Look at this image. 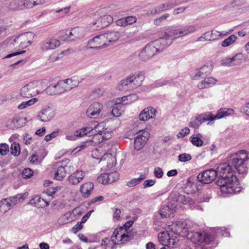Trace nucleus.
<instances>
[{
  "label": "nucleus",
  "instance_id": "f257e3e1",
  "mask_svg": "<svg viewBox=\"0 0 249 249\" xmlns=\"http://www.w3.org/2000/svg\"><path fill=\"white\" fill-rule=\"evenodd\" d=\"M216 171L221 177L217 183L223 194L232 195L240 192L239 180L229 164L226 162L220 164Z\"/></svg>",
  "mask_w": 249,
  "mask_h": 249
},
{
  "label": "nucleus",
  "instance_id": "f03ea898",
  "mask_svg": "<svg viewBox=\"0 0 249 249\" xmlns=\"http://www.w3.org/2000/svg\"><path fill=\"white\" fill-rule=\"evenodd\" d=\"M77 138L83 137L85 136L92 137L90 142L93 145H98L105 141L107 140L112 137V131L111 129L105 127L103 123L95 125L92 124H89L75 131Z\"/></svg>",
  "mask_w": 249,
  "mask_h": 249
},
{
  "label": "nucleus",
  "instance_id": "7ed1b4c3",
  "mask_svg": "<svg viewBox=\"0 0 249 249\" xmlns=\"http://www.w3.org/2000/svg\"><path fill=\"white\" fill-rule=\"evenodd\" d=\"M177 226L181 229V234L185 236L196 247H200L203 245H210L214 239V235L212 231H190L185 228V225L178 221Z\"/></svg>",
  "mask_w": 249,
  "mask_h": 249
},
{
  "label": "nucleus",
  "instance_id": "20e7f679",
  "mask_svg": "<svg viewBox=\"0 0 249 249\" xmlns=\"http://www.w3.org/2000/svg\"><path fill=\"white\" fill-rule=\"evenodd\" d=\"M229 160L238 174L244 176L248 172L246 162L249 160V152L242 150L231 154Z\"/></svg>",
  "mask_w": 249,
  "mask_h": 249
},
{
  "label": "nucleus",
  "instance_id": "39448f33",
  "mask_svg": "<svg viewBox=\"0 0 249 249\" xmlns=\"http://www.w3.org/2000/svg\"><path fill=\"white\" fill-rule=\"evenodd\" d=\"M131 236L129 232L123 228L116 229L111 236V239L106 238L102 240L101 246L104 244L108 248H114L115 245L124 244L129 241Z\"/></svg>",
  "mask_w": 249,
  "mask_h": 249
},
{
  "label": "nucleus",
  "instance_id": "423d86ee",
  "mask_svg": "<svg viewBox=\"0 0 249 249\" xmlns=\"http://www.w3.org/2000/svg\"><path fill=\"white\" fill-rule=\"evenodd\" d=\"M158 239L161 245L170 248H175L178 246L179 236L173 231H164L158 234Z\"/></svg>",
  "mask_w": 249,
  "mask_h": 249
},
{
  "label": "nucleus",
  "instance_id": "0eeeda50",
  "mask_svg": "<svg viewBox=\"0 0 249 249\" xmlns=\"http://www.w3.org/2000/svg\"><path fill=\"white\" fill-rule=\"evenodd\" d=\"M196 31V28L194 25H187L181 28L175 26L168 27L166 28L165 32L166 37L171 39H177L187 36Z\"/></svg>",
  "mask_w": 249,
  "mask_h": 249
},
{
  "label": "nucleus",
  "instance_id": "6e6552de",
  "mask_svg": "<svg viewBox=\"0 0 249 249\" xmlns=\"http://www.w3.org/2000/svg\"><path fill=\"white\" fill-rule=\"evenodd\" d=\"M28 195L27 193H25L23 194H18L14 196L3 199L0 202L1 213H5L17 203L22 202Z\"/></svg>",
  "mask_w": 249,
  "mask_h": 249
},
{
  "label": "nucleus",
  "instance_id": "1a4fd4ad",
  "mask_svg": "<svg viewBox=\"0 0 249 249\" xmlns=\"http://www.w3.org/2000/svg\"><path fill=\"white\" fill-rule=\"evenodd\" d=\"M28 195L27 193H25L23 194H18L14 196L3 199L0 202L1 213H5L17 203L22 202Z\"/></svg>",
  "mask_w": 249,
  "mask_h": 249
},
{
  "label": "nucleus",
  "instance_id": "9d476101",
  "mask_svg": "<svg viewBox=\"0 0 249 249\" xmlns=\"http://www.w3.org/2000/svg\"><path fill=\"white\" fill-rule=\"evenodd\" d=\"M75 86L76 85L73 84L72 80L68 78L58 81L56 85L50 86L47 89V92L48 93L49 90H53L54 94H60L69 91Z\"/></svg>",
  "mask_w": 249,
  "mask_h": 249
},
{
  "label": "nucleus",
  "instance_id": "9b49d317",
  "mask_svg": "<svg viewBox=\"0 0 249 249\" xmlns=\"http://www.w3.org/2000/svg\"><path fill=\"white\" fill-rule=\"evenodd\" d=\"M35 34L32 32H26L19 35L14 39L10 44L15 45L16 43H19V47L24 49L30 46L34 41Z\"/></svg>",
  "mask_w": 249,
  "mask_h": 249
},
{
  "label": "nucleus",
  "instance_id": "f8f14e48",
  "mask_svg": "<svg viewBox=\"0 0 249 249\" xmlns=\"http://www.w3.org/2000/svg\"><path fill=\"white\" fill-rule=\"evenodd\" d=\"M120 177L119 174L114 170H108L100 174L97 178V181L103 185H107L116 181Z\"/></svg>",
  "mask_w": 249,
  "mask_h": 249
},
{
  "label": "nucleus",
  "instance_id": "ddd939ff",
  "mask_svg": "<svg viewBox=\"0 0 249 249\" xmlns=\"http://www.w3.org/2000/svg\"><path fill=\"white\" fill-rule=\"evenodd\" d=\"M38 84V82H34L22 87L20 89L21 96L24 98H31L39 94L41 91L37 87Z\"/></svg>",
  "mask_w": 249,
  "mask_h": 249
},
{
  "label": "nucleus",
  "instance_id": "4468645a",
  "mask_svg": "<svg viewBox=\"0 0 249 249\" xmlns=\"http://www.w3.org/2000/svg\"><path fill=\"white\" fill-rule=\"evenodd\" d=\"M88 46L90 48L101 49L108 47L104 34L99 35L89 40Z\"/></svg>",
  "mask_w": 249,
  "mask_h": 249
},
{
  "label": "nucleus",
  "instance_id": "2eb2a0df",
  "mask_svg": "<svg viewBox=\"0 0 249 249\" xmlns=\"http://www.w3.org/2000/svg\"><path fill=\"white\" fill-rule=\"evenodd\" d=\"M217 176V172L215 170H206L198 175L197 179L201 183L208 184L213 181Z\"/></svg>",
  "mask_w": 249,
  "mask_h": 249
},
{
  "label": "nucleus",
  "instance_id": "dca6fc26",
  "mask_svg": "<svg viewBox=\"0 0 249 249\" xmlns=\"http://www.w3.org/2000/svg\"><path fill=\"white\" fill-rule=\"evenodd\" d=\"M149 137V133L145 130H142L138 133L135 139L134 147L135 150H141L146 144Z\"/></svg>",
  "mask_w": 249,
  "mask_h": 249
},
{
  "label": "nucleus",
  "instance_id": "f3484780",
  "mask_svg": "<svg viewBox=\"0 0 249 249\" xmlns=\"http://www.w3.org/2000/svg\"><path fill=\"white\" fill-rule=\"evenodd\" d=\"M26 119L17 114L6 122V127L14 129L23 127L26 124Z\"/></svg>",
  "mask_w": 249,
  "mask_h": 249
},
{
  "label": "nucleus",
  "instance_id": "a211bd4d",
  "mask_svg": "<svg viewBox=\"0 0 249 249\" xmlns=\"http://www.w3.org/2000/svg\"><path fill=\"white\" fill-rule=\"evenodd\" d=\"M157 49H155L151 43L146 45L139 53V57L142 61H146L157 53Z\"/></svg>",
  "mask_w": 249,
  "mask_h": 249
},
{
  "label": "nucleus",
  "instance_id": "6ab92c4d",
  "mask_svg": "<svg viewBox=\"0 0 249 249\" xmlns=\"http://www.w3.org/2000/svg\"><path fill=\"white\" fill-rule=\"evenodd\" d=\"M103 105L99 102H95L90 104L86 111V116L90 118H96L103 109Z\"/></svg>",
  "mask_w": 249,
  "mask_h": 249
},
{
  "label": "nucleus",
  "instance_id": "aec40b11",
  "mask_svg": "<svg viewBox=\"0 0 249 249\" xmlns=\"http://www.w3.org/2000/svg\"><path fill=\"white\" fill-rule=\"evenodd\" d=\"M127 78L133 89L142 84L144 79V75L142 72L138 71L127 76Z\"/></svg>",
  "mask_w": 249,
  "mask_h": 249
},
{
  "label": "nucleus",
  "instance_id": "412c9836",
  "mask_svg": "<svg viewBox=\"0 0 249 249\" xmlns=\"http://www.w3.org/2000/svg\"><path fill=\"white\" fill-rule=\"evenodd\" d=\"M60 45V42L58 39L53 37H48L41 43L40 48L42 51H47L54 50Z\"/></svg>",
  "mask_w": 249,
  "mask_h": 249
},
{
  "label": "nucleus",
  "instance_id": "4be33fe9",
  "mask_svg": "<svg viewBox=\"0 0 249 249\" xmlns=\"http://www.w3.org/2000/svg\"><path fill=\"white\" fill-rule=\"evenodd\" d=\"M113 18L109 15H103L95 18L92 24L97 28L100 29L108 26L113 22Z\"/></svg>",
  "mask_w": 249,
  "mask_h": 249
},
{
  "label": "nucleus",
  "instance_id": "5701e85b",
  "mask_svg": "<svg viewBox=\"0 0 249 249\" xmlns=\"http://www.w3.org/2000/svg\"><path fill=\"white\" fill-rule=\"evenodd\" d=\"M157 111L152 107H148L142 109L139 115L140 121H146L151 119H154L156 116Z\"/></svg>",
  "mask_w": 249,
  "mask_h": 249
},
{
  "label": "nucleus",
  "instance_id": "b1692460",
  "mask_svg": "<svg viewBox=\"0 0 249 249\" xmlns=\"http://www.w3.org/2000/svg\"><path fill=\"white\" fill-rule=\"evenodd\" d=\"M177 205V204L170 202H168L166 205H163L159 211L160 215L163 217H170L176 212Z\"/></svg>",
  "mask_w": 249,
  "mask_h": 249
},
{
  "label": "nucleus",
  "instance_id": "393cba45",
  "mask_svg": "<svg viewBox=\"0 0 249 249\" xmlns=\"http://www.w3.org/2000/svg\"><path fill=\"white\" fill-rule=\"evenodd\" d=\"M170 198L172 199L174 202L177 203H181L184 205H188L192 207L194 204L193 200H191L188 196L186 197L183 195L179 194L178 193H172L170 196Z\"/></svg>",
  "mask_w": 249,
  "mask_h": 249
},
{
  "label": "nucleus",
  "instance_id": "a878e982",
  "mask_svg": "<svg viewBox=\"0 0 249 249\" xmlns=\"http://www.w3.org/2000/svg\"><path fill=\"white\" fill-rule=\"evenodd\" d=\"M85 176V172L77 170L68 177V182L71 185H77L84 179Z\"/></svg>",
  "mask_w": 249,
  "mask_h": 249
},
{
  "label": "nucleus",
  "instance_id": "bb28decb",
  "mask_svg": "<svg viewBox=\"0 0 249 249\" xmlns=\"http://www.w3.org/2000/svg\"><path fill=\"white\" fill-rule=\"evenodd\" d=\"M166 29H165L164 35L163 36L161 35V36L159 39L151 42L152 44L155 46V49H157L156 51L157 53H159L162 52L168 47V44L167 42V39H172L171 38L166 37Z\"/></svg>",
  "mask_w": 249,
  "mask_h": 249
},
{
  "label": "nucleus",
  "instance_id": "cd10ccee",
  "mask_svg": "<svg viewBox=\"0 0 249 249\" xmlns=\"http://www.w3.org/2000/svg\"><path fill=\"white\" fill-rule=\"evenodd\" d=\"M213 66L211 63H207L199 69L197 70L194 75L192 76L194 80H197L200 77L209 75L213 70Z\"/></svg>",
  "mask_w": 249,
  "mask_h": 249
},
{
  "label": "nucleus",
  "instance_id": "c85d7f7f",
  "mask_svg": "<svg viewBox=\"0 0 249 249\" xmlns=\"http://www.w3.org/2000/svg\"><path fill=\"white\" fill-rule=\"evenodd\" d=\"M67 35L68 39L74 40L83 37L85 35V31L83 28L76 27L71 29Z\"/></svg>",
  "mask_w": 249,
  "mask_h": 249
},
{
  "label": "nucleus",
  "instance_id": "c756f323",
  "mask_svg": "<svg viewBox=\"0 0 249 249\" xmlns=\"http://www.w3.org/2000/svg\"><path fill=\"white\" fill-rule=\"evenodd\" d=\"M94 188V184L89 181L82 184L80 187V192L84 198H88L91 194Z\"/></svg>",
  "mask_w": 249,
  "mask_h": 249
},
{
  "label": "nucleus",
  "instance_id": "7c9ffc66",
  "mask_svg": "<svg viewBox=\"0 0 249 249\" xmlns=\"http://www.w3.org/2000/svg\"><path fill=\"white\" fill-rule=\"evenodd\" d=\"M217 82L216 79L211 76L208 77L200 81L197 84V87L200 89H207L215 85Z\"/></svg>",
  "mask_w": 249,
  "mask_h": 249
},
{
  "label": "nucleus",
  "instance_id": "2f4dec72",
  "mask_svg": "<svg viewBox=\"0 0 249 249\" xmlns=\"http://www.w3.org/2000/svg\"><path fill=\"white\" fill-rule=\"evenodd\" d=\"M54 116L53 110L48 107L42 109L39 113V118L42 122H48L52 120Z\"/></svg>",
  "mask_w": 249,
  "mask_h": 249
},
{
  "label": "nucleus",
  "instance_id": "473e14b6",
  "mask_svg": "<svg viewBox=\"0 0 249 249\" xmlns=\"http://www.w3.org/2000/svg\"><path fill=\"white\" fill-rule=\"evenodd\" d=\"M104 35L106 40L108 44V47L117 41L121 36L120 33L116 31L108 32L104 34Z\"/></svg>",
  "mask_w": 249,
  "mask_h": 249
},
{
  "label": "nucleus",
  "instance_id": "72a5a7b5",
  "mask_svg": "<svg viewBox=\"0 0 249 249\" xmlns=\"http://www.w3.org/2000/svg\"><path fill=\"white\" fill-rule=\"evenodd\" d=\"M29 203L37 208H44L49 205V202L43 199L39 196H36L31 199Z\"/></svg>",
  "mask_w": 249,
  "mask_h": 249
},
{
  "label": "nucleus",
  "instance_id": "f704fd0d",
  "mask_svg": "<svg viewBox=\"0 0 249 249\" xmlns=\"http://www.w3.org/2000/svg\"><path fill=\"white\" fill-rule=\"evenodd\" d=\"M206 33L207 37H208V39H209L210 41H214L217 40L226 36L229 34V33L227 32H220L214 30L207 32Z\"/></svg>",
  "mask_w": 249,
  "mask_h": 249
},
{
  "label": "nucleus",
  "instance_id": "c9c22d12",
  "mask_svg": "<svg viewBox=\"0 0 249 249\" xmlns=\"http://www.w3.org/2000/svg\"><path fill=\"white\" fill-rule=\"evenodd\" d=\"M138 99V96L136 94H131L127 96H123L121 98H119L116 100L117 104H122L123 105H126L131 104Z\"/></svg>",
  "mask_w": 249,
  "mask_h": 249
},
{
  "label": "nucleus",
  "instance_id": "e433bc0d",
  "mask_svg": "<svg viewBox=\"0 0 249 249\" xmlns=\"http://www.w3.org/2000/svg\"><path fill=\"white\" fill-rule=\"evenodd\" d=\"M107 160V169L108 170L114 167L116 164V159L112 155L104 153V155L101 158V160L104 161Z\"/></svg>",
  "mask_w": 249,
  "mask_h": 249
},
{
  "label": "nucleus",
  "instance_id": "4c0bfd02",
  "mask_svg": "<svg viewBox=\"0 0 249 249\" xmlns=\"http://www.w3.org/2000/svg\"><path fill=\"white\" fill-rule=\"evenodd\" d=\"M234 110L231 108H221L219 109L216 114L214 116L215 120L231 116L234 114Z\"/></svg>",
  "mask_w": 249,
  "mask_h": 249
},
{
  "label": "nucleus",
  "instance_id": "58836bf2",
  "mask_svg": "<svg viewBox=\"0 0 249 249\" xmlns=\"http://www.w3.org/2000/svg\"><path fill=\"white\" fill-rule=\"evenodd\" d=\"M9 9L13 11H21L24 10V6L23 0H12L9 5Z\"/></svg>",
  "mask_w": 249,
  "mask_h": 249
},
{
  "label": "nucleus",
  "instance_id": "ea45409f",
  "mask_svg": "<svg viewBox=\"0 0 249 249\" xmlns=\"http://www.w3.org/2000/svg\"><path fill=\"white\" fill-rule=\"evenodd\" d=\"M56 167H57V169L54 174V178L57 180H61L66 176V168L68 166H64L60 163H57Z\"/></svg>",
  "mask_w": 249,
  "mask_h": 249
},
{
  "label": "nucleus",
  "instance_id": "a19ab883",
  "mask_svg": "<svg viewBox=\"0 0 249 249\" xmlns=\"http://www.w3.org/2000/svg\"><path fill=\"white\" fill-rule=\"evenodd\" d=\"M196 120L199 124H202L207 121L210 122L215 121L214 115L211 112H208L198 115L196 117Z\"/></svg>",
  "mask_w": 249,
  "mask_h": 249
},
{
  "label": "nucleus",
  "instance_id": "79ce46f5",
  "mask_svg": "<svg viewBox=\"0 0 249 249\" xmlns=\"http://www.w3.org/2000/svg\"><path fill=\"white\" fill-rule=\"evenodd\" d=\"M116 88L118 90L121 91H125L132 89L127 77L118 83Z\"/></svg>",
  "mask_w": 249,
  "mask_h": 249
},
{
  "label": "nucleus",
  "instance_id": "37998d69",
  "mask_svg": "<svg viewBox=\"0 0 249 249\" xmlns=\"http://www.w3.org/2000/svg\"><path fill=\"white\" fill-rule=\"evenodd\" d=\"M202 136L200 133H195L191 136L190 140L192 143L197 147H200L203 144V141L202 140Z\"/></svg>",
  "mask_w": 249,
  "mask_h": 249
},
{
  "label": "nucleus",
  "instance_id": "c03bdc74",
  "mask_svg": "<svg viewBox=\"0 0 249 249\" xmlns=\"http://www.w3.org/2000/svg\"><path fill=\"white\" fill-rule=\"evenodd\" d=\"M237 39V37L234 35H232L223 40L221 42V45L223 48L229 47L233 44Z\"/></svg>",
  "mask_w": 249,
  "mask_h": 249
},
{
  "label": "nucleus",
  "instance_id": "a18cd8bd",
  "mask_svg": "<svg viewBox=\"0 0 249 249\" xmlns=\"http://www.w3.org/2000/svg\"><path fill=\"white\" fill-rule=\"evenodd\" d=\"M168 9L167 8V6L166 5V3H162L160 4V5L157 6L150 11L147 12V15H154L156 14H158L161 12H162L164 11L168 10Z\"/></svg>",
  "mask_w": 249,
  "mask_h": 249
},
{
  "label": "nucleus",
  "instance_id": "49530a36",
  "mask_svg": "<svg viewBox=\"0 0 249 249\" xmlns=\"http://www.w3.org/2000/svg\"><path fill=\"white\" fill-rule=\"evenodd\" d=\"M38 101V99L36 98H34L30 99L27 101H24L21 103L18 106V109H23L29 107H30L33 105L35 103H36Z\"/></svg>",
  "mask_w": 249,
  "mask_h": 249
},
{
  "label": "nucleus",
  "instance_id": "de8ad7c7",
  "mask_svg": "<svg viewBox=\"0 0 249 249\" xmlns=\"http://www.w3.org/2000/svg\"><path fill=\"white\" fill-rule=\"evenodd\" d=\"M173 85V81L171 79H160L156 81L154 83V86L157 88L166 85L172 86Z\"/></svg>",
  "mask_w": 249,
  "mask_h": 249
},
{
  "label": "nucleus",
  "instance_id": "09e8293b",
  "mask_svg": "<svg viewBox=\"0 0 249 249\" xmlns=\"http://www.w3.org/2000/svg\"><path fill=\"white\" fill-rule=\"evenodd\" d=\"M11 153L15 156H18L20 152L19 144L16 142H13L11 145Z\"/></svg>",
  "mask_w": 249,
  "mask_h": 249
},
{
  "label": "nucleus",
  "instance_id": "8fccbe9b",
  "mask_svg": "<svg viewBox=\"0 0 249 249\" xmlns=\"http://www.w3.org/2000/svg\"><path fill=\"white\" fill-rule=\"evenodd\" d=\"M242 55L241 53H237L233 57H231L232 66L241 64L242 62Z\"/></svg>",
  "mask_w": 249,
  "mask_h": 249
},
{
  "label": "nucleus",
  "instance_id": "3c124183",
  "mask_svg": "<svg viewBox=\"0 0 249 249\" xmlns=\"http://www.w3.org/2000/svg\"><path fill=\"white\" fill-rule=\"evenodd\" d=\"M123 112L124 109H123L122 106L120 104H118V105L113 107L112 109L111 114L115 117H119Z\"/></svg>",
  "mask_w": 249,
  "mask_h": 249
},
{
  "label": "nucleus",
  "instance_id": "603ef678",
  "mask_svg": "<svg viewBox=\"0 0 249 249\" xmlns=\"http://www.w3.org/2000/svg\"><path fill=\"white\" fill-rule=\"evenodd\" d=\"M212 232L214 236L215 233L220 234L225 237H228L230 235V232L227 230L222 228H214Z\"/></svg>",
  "mask_w": 249,
  "mask_h": 249
},
{
  "label": "nucleus",
  "instance_id": "864d4df0",
  "mask_svg": "<svg viewBox=\"0 0 249 249\" xmlns=\"http://www.w3.org/2000/svg\"><path fill=\"white\" fill-rule=\"evenodd\" d=\"M178 158V161L181 162H187L192 159L190 154L185 153L179 154Z\"/></svg>",
  "mask_w": 249,
  "mask_h": 249
},
{
  "label": "nucleus",
  "instance_id": "5fc2aeb1",
  "mask_svg": "<svg viewBox=\"0 0 249 249\" xmlns=\"http://www.w3.org/2000/svg\"><path fill=\"white\" fill-rule=\"evenodd\" d=\"M101 149H97L93 150L92 152V156L93 158L100 160L99 162H102L101 158L104 155Z\"/></svg>",
  "mask_w": 249,
  "mask_h": 249
},
{
  "label": "nucleus",
  "instance_id": "6e6d98bb",
  "mask_svg": "<svg viewBox=\"0 0 249 249\" xmlns=\"http://www.w3.org/2000/svg\"><path fill=\"white\" fill-rule=\"evenodd\" d=\"M87 221V219H82L81 222H78L72 229L73 233H75L83 228L82 224Z\"/></svg>",
  "mask_w": 249,
  "mask_h": 249
},
{
  "label": "nucleus",
  "instance_id": "4d7b16f0",
  "mask_svg": "<svg viewBox=\"0 0 249 249\" xmlns=\"http://www.w3.org/2000/svg\"><path fill=\"white\" fill-rule=\"evenodd\" d=\"M22 177L24 178H28L33 175V171L30 168H25L22 172Z\"/></svg>",
  "mask_w": 249,
  "mask_h": 249
},
{
  "label": "nucleus",
  "instance_id": "13d9d810",
  "mask_svg": "<svg viewBox=\"0 0 249 249\" xmlns=\"http://www.w3.org/2000/svg\"><path fill=\"white\" fill-rule=\"evenodd\" d=\"M168 10L173 8L174 7L180 4L181 1L179 0H169L165 2Z\"/></svg>",
  "mask_w": 249,
  "mask_h": 249
},
{
  "label": "nucleus",
  "instance_id": "bf43d9fd",
  "mask_svg": "<svg viewBox=\"0 0 249 249\" xmlns=\"http://www.w3.org/2000/svg\"><path fill=\"white\" fill-rule=\"evenodd\" d=\"M9 151V146L5 143L0 144V154L4 156L6 155Z\"/></svg>",
  "mask_w": 249,
  "mask_h": 249
},
{
  "label": "nucleus",
  "instance_id": "052dcab7",
  "mask_svg": "<svg viewBox=\"0 0 249 249\" xmlns=\"http://www.w3.org/2000/svg\"><path fill=\"white\" fill-rule=\"evenodd\" d=\"M71 9V6L69 5L64 8L56 9L55 12L57 13H60L63 16H64L70 12Z\"/></svg>",
  "mask_w": 249,
  "mask_h": 249
},
{
  "label": "nucleus",
  "instance_id": "680f3d73",
  "mask_svg": "<svg viewBox=\"0 0 249 249\" xmlns=\"http://www.w3.org/2000/svg\"><path fill=\"white\" fill-rule=\"evenodd\" d=\"M60 189L61 187L58 186L49 187L47 189L46 193L48 196H53L56 192L60 190Z\"/></svg>",
  "mask_w": 249,
  "mask_h": 249
},
{
  "label": "nucleus",
  "instance_id": "e2e57ef3",
  "mask_svg": "<svg viewBox=\"0 0 249 249\" xmlns=\"http://www.w3.org/2000/svg\"><path fill=\"white\" fill-rule=\"evenodd\" d=\"M59 131H60L59 130H56L53 131L51 134L46 135L44 138V140L46 142L50 141L52 139L54 138L57 136Z\"/></svg>",
  "mask_w": 249,
  "mask_h": 249
},
{
  "label": "nucleus",
  "instance_id": "0e129e2a",
  "mask_svg": "<svg viewBox=\"0 0 249 249\" xmlns=\"http://www.w3.org/2000/svg\"><path fill=\"white\" fill-rule=\"evenodd\" d=\"M169 16V14H165L161 17L157 18L154 21V23L155 25H159L163 20H166Z\"/></svg>",
  "mask_w": 249,
  "mask_h": 249
},
{
  "label": "nucleus",
  "instance_id": "69168bd1",
  "mask_svg": "<svg viewBox=\"0 0 249 249\" xmlns=\"http://www.w3.org/2000/svg\"><path fill=\"white\" fill-rule=\"evenodd\" d=\"M221 64L223 66L232 67L231 58L229 57H225L221 61Z\"/></svg>",
  "mask_w": 249,
  "mask_h": 249
},
{
  "label": "nucleus",
  "instance_id": "338daca9",
  "mask_svg": "<svg viewBox=\"0 0 249 249\" xmlns=\"http://www.w3.org/2000/svg\"><path fill=\"white\" fill-rule=\"evenodd\" d=\"M190 129L188 127H185L182 129L177 134V137L178 138H181L186 136L190 133Z\"/></svg>",
  "mask_w": 249,
  "mask_h": 249
},
{
  "label": "nucleus",
  "instance_id": "774afa93",
  "mask_svg": "<svg viewBox=\"0 0 249 249\" xmlns=\"http://www.w3.org/2000/svg\"><path fill=\"white\" fill-rule=\"evenodd\" d=\"M154 175L157 178H161L163 175L162 169L159 167H155L154 170Z\"/></svg>",
  "mask_w": 249,
  "mask_h": 249
}]
</instances>
